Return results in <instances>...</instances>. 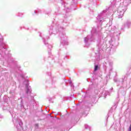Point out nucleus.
I'll use <instances>...</instances> for the list:
<instances>
[{
  "mask_svg": "<svg viewBox=\"0 0 131 131\" xmlns=\"http://www.w3.org/2000/svg\"><path fill=\"white\" fill-rule=\"evenodd\" d=\"M119 18H122V16H123V14H124V10L121 11L120 8L118 10Z\"/></svg>",
  "mask_w": 131,
  "mask_h": 131,
  "instance_id": "1",
  "label": "nucleus"
},
{
  "mask_svg": "<svg viewBox=\"0 0 131 131\" xmlns=\"http://www.w3.org/2000/svg\"><path fill=\"white\" fill-rule=\"evenodd\" d=\"M26 90L27 94H29V93H31L30 87H29V85L28 84H26Z\"/></svg>",
  "mask_w": 131,
  "mask_h": 131,
  "instance_id": "2",
  "label": "nucleus"
},
{
  "mask_svg": "<svg viewBox=\"0 0 131 131\" xmlns=\"http://www.w3.org/2000/svg\"><path fill=\"white\" fill-rule=\"evenodd\" d=\"M90 36H88L86 37H85L84 38V42H85V43H86V42H88V40H89V38H90Z\"/></svg>",
  "mask_w": 131,
  "mask_h": 131,
  "instance_id": "3",
  "label": "nucleus"
},
{
  "mask_svg": "<svg viewBox=\"0 0 131 131\" xmlns=\"http://www.w3.org/2000/svg\"><path fill=\"white\" fill-rule=\"evenodd\" d=\"M98 68H99V67L98 66H95L94 71H97V70H98Z\"/></svg>",
  "mask_w": 131,
  "mask_h": 131,
  "instance_id": "4",
  "label": "nucleus"
},
{
  "mask_svg": "<svg viewBox=\"0 0 131 131\" xmlns=\"http://www.w3.org/2000/svg\"><path fill=\"white\" fill-rule=\"evenodd\" d=\"M19 124L20 126H22V124H23V123H22V121H20L19 122Z\"/></svg>",
  "mask_w": 131,
  "mask_h": 131,
  "instance_id": "5",
  "label": "nucleus"
},
{
  "mask_svg": "<svg viewBox=\"0 0 131 131\" xmlns=\"http://www.w3.org/2000/svg\"><path fill=\"white\" fill-rule=\"evenodd\" d=\"M128 131H131V125H130V126L129 127Z\"/></svg>",
  "mask_w": 131,
  "mask_h": 131,
  "instance_id": "6",
  "label": "nucleus"
},
{
  "mask_svg": "<svg viewBox=\"0 0 131 131\" xmlns=\"http://www.w3.org/2000/svg\"><path fill=\"white\" fill-rule=\"evenodd\" d=\"M86 126L88 127V125H85V128H88V127H86Z\"/></svg>",
  "mask_w": 131,
  "mask_h": 131,
  "instance_id": "7",
  "label": "nucleus"
},
{
  "mask_svg": "<svg viewBox=\"0 0 131 131\" xmlns=\"http://www.w3.org/2000/svg\"><path fill=\"white\" fill-rule=\"evenodd\" d=\"M70 84H72V82H70Z\"/></svg>",
  "mask_w": 131,
  "mask_h": 131,
  "instance_id": "8",
  "label": "nucleus"
},
{
  "mask_svg": "<svg viewBox=\"0 0 131 131\" xmlns=\"http://www.w3.org/2000/svg\"><path fill=\"white\" fill-rule=\"evenodd\" d=\"M100 17V16H98V18H99Z\"/></svg>",
  "mask_w": 131,
  "mask_h": 131,
  "instance_id": "9",
  "label": "nucleus"
}]
</instances>
